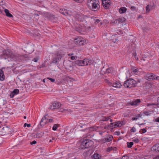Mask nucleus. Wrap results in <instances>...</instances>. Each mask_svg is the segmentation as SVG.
I'll return each mask as SVG.
<instances>
[{
    "label": "nucleus",
    "instance_id": "bb28decb",
    "mask_svg": "<svg viewBox=\"0 0 159 159\" xmlns=\"http://www.w3.org/2000/svg\"><path fill=\"white\" fill-rule=\"evenodd\" d=\"M141 80L137 79L136 80H134V85L135 86H136L139 83H140L141 82Z\"/></svg>",
    "mask_w": 159,
    "mask_h": 159
},
{
    "label": "nucleus",
    "instance_id": "cd10ccee",
    "mask_svg": "<svg viewBox=\"0 0 159 159\" xmlns=\"http://www.w3.org/2000/svg\"><path fill=\"white\" fill-rule=\"evenodd\" d=\"M119 21H118V19H113L112 20L111 23L116 24H119Z\"/></svg>",
    "mask_w": 159,
    "mask_h": 159
},
{
    "label": "nucleus",
    "instance_id": "1a4fd4ad",
    "mask_svg": "<svg viewBox=\"0 0 159 159\" xmlns=\"http://www.w3.org/2000/svg\"><path fill=\"white\" fill-rule=\"evenodd\" d=\"M104 7L106 9H108L111 6V2L109 0H102Z\"/></svg>",
    "mask_w": 159,
    "mask_h": 159
},
{
    "label": "nucleus",
    "instance_id": "4be33fe9",
    "mask_svg": "<svg viewBox=\"0 0 159 159\" xmlns=\"http://www.w3.org/2000/svg\"><path fill=\"white\" fill-rule=\"evenodd\" d=\"M127 11V9L125 7H122L119 9V12L120 14L125 13Z\"/></svg>",
    "mask_w": 159,
    "mask_h": 159
},
{
    "label": "nucleus",
    "instance_id": "7c9ffc66",
    "mask_svg": "<svg viewBox=\"0 0 159 159\" xmlns=\"http://www.w3.org/2000/svg\"><path fill=\"white\" fill-rule=\"evenodd\" d=\"M87 63L88 64V65L91 64L93 62V60L89 59H87Z\"/></svg>",
    "mask_w": 159,
    "mask_h": 159
},
{
    "label": "nucleus",
    "instance_id": "4c0bfd02",
    "mask_svg": "<svg viewBox=\"0 0 159 159\" xmlns=\"http://www.w3.org/2000/svg\"><path fill=\"white\" fill-rule=\"evenodd\" d=\"M113 147H108L107 149V152H109L111 151L113 149Z\"/></svg>",
    "mask_w": 159,
    "mask_h": 159
},
{
    "label": "nucleus",
    "instance_id": "f257e3e1",
    "mask_svg": "<svg viewBox=\"0 0 159 159\" xmlns=\"http://www.w3.org/2000/svg\"><path fill=\"white\" fill-rule=\"evenodd\" d=\"M2 58L5 59H7L8 61H11L10 67H13L16 64L14 62L17 61H20L23 58V56L19 54L15 55L9 50L7 49L3 51Z\"/></svg>",
    "mask_w": 159,
    "mask_h": 159
},
{
    "label": "nucleus",
    "instance_id": "3c124183",
    "mask_svg": "<svg viewBox=\"0 0 159 159\" xmlns=\"http://www.w3.org/2000/svg\"><path fill=\"white\" fill-rule=\"evenodd\" d=\"M157 106L159 108V97L157 98Z\"/></svg>",
    "mask_w": 159,
    "mask_h": 159
},
{
    "label": "nucleus",
    "instance_id": "c9c22d12",
    "mask_svg": "<svg viewBox=\"0 0 159 159\" xmlns=\"http://www.w3.org/2000/svg\"><path fill=\"white\" fill-rule=\"evenodd\" d=\"M131 69L135 73H136L138 71L136 67H131Z\"/></svg>",
    "mask_w": 159,
    "mask_h": 159
},
{
    "label": "nucleus",
    "instance_id": "bf43d9fd",
    "mask_svg": "<svg viewBox=\"0 0 159 159\" xmlns=\"http://www.w3.org/2000/svg\"><path fill=\"white\" fill-rule=\"evenodd\" d=\"M152 159H159V155L155 157Z\"/></svg>",
    "mask_w": 159,
    "mask_h": 159
},
{
    "label": "nucleus",
    "instance_id": "393cba45",
    "mask_svg": "<svg viewBox=\"0 0 159 159\" xmlns=\"http://www.w3.org/2000/svg\"><path fill=\"white\" fill-rule=\"evenodd\" d=\"M118 19L119 23H123L125 21V19L124 17H121L119 18Z\"/></svg>",
    "mask_w": 159,
    "mask_h": 159
},
{
    "label": "nucleus",
    "instance_id": "0e129e2a",
    "mask_svg": "<svg viewBox=\"0 0 159 159\" xmlns=\"http://www.w3.org/2000/svg\"><path fill=\"white\" fill-rule=\"evenodd\" d=\"M132 120H137V118H136L135 117H133L132 118Z\"/></svg>",
    "mask_w": 159,
    "mask_h": 159
},
{
    "label": "nucleus",
    "instance_id": "c03bdc74",
    "mask_svg": "<svg viewBox=\"0 0 159 159\" xmlns=\"http://www.w3.org/2000/svg\"><path fill=\"white\" fill-rule=\"evenodd\" d=\"M47 79L50 80L51 82H54L55 81V80L54 79L52 78L49 77H48L47 78Z\"/></svg>",
    "mask_w": 159,
    "mask_h": 159
},
{
    "label": "nucleus",
    "instance_id": "f3484780",
    "mask_svg": "<svg viewBox=\"0 0 159 159\" xmlns=\"http://www.w3.org/2000/svg\"><path fill=\"white\" fill-rule=\"evenodd\" d=\"M122 123H123V122L118 121L117 122L111 123V125H113L112 127H114V128L116 127H120L122 125Z\"/></svg>",
    "mask_w": 159,
    "mask_h": 159
},
{
    "label": "nucleus",
    "instance_id": "a211bd4d",
    "mask_svg": "<svg viewBox=\"0 0 159 159\" xmlns=\"http://www.w3.org/2000/svg\"><path fill=\"white\" fill-rule=\"evenodd\" d=\"M47 120H47L46 118L45 117V116L43 117L40 121V125L41 126H44L46 123Z\"/></svg>",
    "mask_w": 159,
    "mask_h": 159
},
{
    "label": "nucleus",
    "instance_id": "72a5a7b5",
    "mask_svg": "<svg viewBox=\"0 0 159 159\" xmlns=\"http://www.w3.org/2000/svg\"><path fill=\"white\" fill-rule=\"evenodd\" d=\"M66 80L68 83H70V85L72 84V81L70 78H67Z\"/></svg>",
    "mask_w": 159,
    "mask_h": 159
},
{
    "label": "nucleus",
    "instance_id": "412c9836",
    "mask_svg": "<svg viewBox=\"0 0 159 159\" xmlns=\"http://www.w3.org/2000/svg\"><path fill=\"white\" fill-rule=\"evenodd\" d=\"M74 64L75 65L79 66H83V65L82 61L81 60H79L75 61V62Z\"/></svg>",
    "mask_w": 159,
    "mask_h": 159
},
{
    "label": "nucleus",
    "instance_id": "4468645a",
    "mask_svg": "<svg viewBox=\"0 0 159 159\" xmlns=\"http://www.w3.org/2000/svg\"><path fill=\"white\" fill-rule=\"evenodd\" d=\"M151 150L154 152H159V143L156 144L151 148Z\"/></svg>",
    "mask_w": 159,
    "mask_h": 159
},
{
    "label": "nucleus",
    "instance_id": "8fccbe9b",
    "mask_svg": "<svg viewBox=\"0 0 159 159\" xmlns=\"http://www.w3.org/2000/svg\"><path fill=\"white\" fill-rule=\"evenodd\" d=\"M142 115L141 114H139L138 115H137L135 116V117L137 118V120L139 117H141L142 116Z\"/></svg>",
    "mask_w": 159,
    "mask_h": 159
},
{
    "label": "nucleus",
    "instance_id": "dca6fc26",
    "mask_svg": "<svg viewBox=\"0 0 159 159\" xmlns=\"http://www.w3.org/2000/svg\"><path fill=\"white\" fill-rule=\"evenodd\" d=\"M140 102V99H137L129 103V104L131 106H137Z\"/></svg>",
    "mask_w": 159,
    "mask_h": 159
},
{
    "label": "nucleus",
    "instance_id": "4d7b16f0",
    "mask_svg": "<svg viewBox=\"0 0 159 159\" xmlns=\"http://www.w3.org/2000/svg\"><path fill=\"white\" fill-rule=\"evenodd\" d=\"M36 143V141L35 140L33 141V142H30V144L31 145L34 144Z\"/></svg>",
    "mask_w": 159,
    "mask_h": 159
},
{
    "label": "nucleus",
    "instance_id": "6e6552de",
    "mask_svg": "<svg viewBox=\"0 0 159 159\" xmlns=\"http://www.w3.org/2000/svg\"><path fill=\"white\" fill-rule=\"evenodd\" d=\"M61 104L57 102H53L50 106V109L52 110L57 109L61 107Z\"/></svg>",
    "mask_w": 159,
    "mask_h": 159
},
{
    "label": "nucleus",
    "instance_id": "e2e57ef3",
    "mask_svg": "<svg viewBox=\"0 0 159 159\" xmlns=\"http://www.w3.org/2000/svg\"><path fill=\"white\" fill-rule=\"evenodd\" d=\"M70 58L72 60H74L75 59V56H72Z\"/></svg>",
    "mask_w": 159,
    "mask_h": 159
},
{
    "label": "nucleus",
    "instance_id": "680f3d73",
    "mask_svg": "<svg viewBox=\"0 0 159 159\" xmlns=\"http://www.w3.org/2000/svg\"><path fill=\"white\" fill-rule=\"evenodd\" d=\"M155 121L157 122H159V117L156 118L155 120Z\"/></svg>",
    "mask_w": 159,
    "mask_h": 159
},
{
    "label": "nucleus",
    "instance_id": "9b49d317",
    "mask_svg": "<svg viewBox=\"0 0 159 159\" xmlns=\"http://www.w3.org/2000/svg\"><path fill=\"white\" fill-rule=\"evenodd\" d=\"M11 129L9 127L6 126L3 128L2 130V134L5 135L8 134L10 132Z\"/></svg>",
    "mask_w": 159,
    "mask_h": 159
},
{
    "label": "nucleus",
    "instance_id": "9d476101",
    "mask_svg": "<svg viewBox=\"0 0 159 159\" xmlns=\"http://www.w3.org/2000/svg\"><path fill=\"white\" fill-rule=\"evenodd\" d=\"M59 11L62 14L64 15L65 16H71L74 15V14L72 13L70 11H67L66 9H60Z\"/></svg>",
    "mask_w": 159,
    "mask_h": 159
},
{
    "label": "nucleus",
    "instance_id": "603ef678",
    "mask_svg": "<svg viewBox=\"0 0 159 159\" xmlns=\"http://www.w3.org/2000/svg\"><path fill=\"white\" fill-rule=\"evenodd\" d=\"M129 157L127 156H124L122 157V159H128Z\"/></svg>",
    "mask_w": 159,
    "mask_h": 159
},
{
    "label": "nucleus",
    "instance_id": "0eeeda50",
    "mask_svg": "<svg viewBox=\"0 0 159 159\" xmlns=\"http://www.w3.org/2000/svg\"><path fill=\"white\" fill-rule=\"evenodd\" d=\"M155 75L151 73H148L145 75L146 79L148 80H158L159 79V76L155 77Z\"/></svg>",
    "mask_w": 159,
    "mask_h": 159
},
{
    "label": "nucleus",
    "instance_id": "423d86ee",
    "mask_svg": "<svg viewBox=\"0 0 159 159\" xmlns=\"http://www.w3.org/2000/svg\"><path fill=\"white\" fill-rule=\"evenodd\" d=\"M64 56V54L61 52H58L56 56L53 58L52 61V63H56L57 62L59 61L61 58L62 57Z\"/></svg>",
    "mask_w": 159,
    "mask_h": 159
},
{
    "label": "nucleus",
    "instance_id": "39448f33",
    "mask_svg": "<svg viewBox=\"0 0 159 159\" xmlns=\"http://www.w3.org/2000/svg\"><path fill=\"white\" fill-rule=\"evenodd\" d=\"M134 80L132 79H129L127 80L124 83V86L126 88H130L135 87Z\"/></svg>",
    "mask_w": 159,
    "mask_h": 159
},
{
    "label": "nucleus",
    "instance_id": "5701e85b",
    "mask_svg": "<svg viewBox=\"0 0 159 159\" xmlns=\"http://www.w3.org/2000/svg\"><path fill=\"white\" fill-rule=\"evenodd\" d=\"M4 12H5L7 16L9 17H13V16L9 13V11L8 10L6 9H5Z\"/></svg>",
    "mask_w": 159,
    "mask_h": 159
},
{
    "label": "nucleus",
    "instance_id": "052dcab7",
    "mask_svg": "<svg viewBox=\"0 0 159 159\" xmlns=\"http://www.w3.org/2000/svg\"><path fill=\"white\" fill-rule=\"evenodd\" d=\"M146 130L145 129H142V133H145L146 132Z\"/></svg>",
    "mask_w": 159,
    "mask_h": 159
},
{
    "label": "nucleus",
    "instance_id": "20e7f679",
    "mask_svg": "<svg viewBox=\"0 0 159 159\" xmlns=\"http://www.w3.org/2000/svg\"><path fill=\"white\" fill-rule=\"evenodd\" d=\"M93 144L92 141L89 139H85L82 142L80 147L82 149H85L91 146Z\"/></svg>",
    "mask_w": 159,
    "mask_h": 159
},
{
    "label": "nucleus",
    "instance_id": "79ce46f5",
    "mask_svg": "<svg viewBox=\"0 0 159 159\" xmlns=\"http://www.w3.org/2000/svg\"><path fill=\"white\" fill-rule=\"evenodd\" d=\"M111 72V70L110 69H107L105 71V73L107 74L110 73Z\"/></svg>",
    "mask_w": 159,
    "mask_h": 159
},
{
    "label": "nucleus",
    "instance_id": "37998d69",
    "mask_svg": "<svg viewBox=\"0 0 159 159\" xmlns=\"http://www.w3.org/2000/svg\"><path fill=\"white\" fill-rule=\"evenodd\" d=\"M45 63H43L42 65H40L39 67V68H43V67H45Z\"/></svg>",
    "mask_w": 159,
    "mask_h": 159
},
{
    "label": "nucleus",
    "instance_id": "ea45409f",
    "mask_svg": "<svg viewBox=\"0 0 159 159\" xmlns=\"http://www.w3.org/2000/svg\"><path fill=\"white\" fill-rule=\"evenodd\" d=\"M110 116H109L107 117H105L104 118L103 121H108L110 119Z\"/></svg>",
    "mask_w": 159,
    "mask_h": 159
},
{
    "label": "nucleus",
    "instance_id": "2eb2a0df",
    "mask_svg": "<svg viewBox=\"0 0 159 159\" xmlns=\"http://www.w3.org/2000/svg\"><path fill=\"white\" fill-rule=\"evenodd\" d=\"M83 39V38H77L75 39V43L77 44H83L84 43V42Z\"/></svg>",
    "mask_w": 159,
    "mask_h": 159
},
{
    "label": "nucleus",
    "instance_id": "49530a36",
    "mask_svg": "<svg viewBox=\"0 0 159 159\" xmlns=\"http://www.w3.org/2000/svg\"><path fill=\"white\" fill-rule=\"evenodd\" d=\"M68 100L70 102H71L73 101V98L71 97H69L68 98Z\"/></svg>",
    "mask_w": 159,
    "mask_h": 159
},
{
    "label": "nucleus",
    "instance_id": "774afa93",
    "mask_svg": "<svg viewBox=\"0 0 159 159\" xmlns=\"http://www.w3.org/2000/svg\"><path fill=\"white\" fill-rule=\"evenodd\" d=\"M118 31H119V32H117V34H120V33H121V30H118Z\"/></svg>",
    "mask_w": 159,
    "mask_h": 159
},
{
    "label": "nucleus",
    "instance_id": "6ab92c4d",
    "mask_svg": "<svg viewBox=\"0 0 159 159\" xmlns=\"http://www.w3.org/2000/svg\"><path fill=\"white\" fill-rule=\"evenodd\" d=\"M66 68L70 70H71L73 69V67L70 62L69 61L67 62L65 65Z\"/></svg>",
    "mask_w": 159,
    "mask_h": 159
},
{
    "label": "nucleus",
    "instance_id": "f03ea898",
    "mask_svg": "<svg viewBox=\"0 0 159 159\" xmlns=\"http://www.w3.org/2000/svg\"><path fill=\"white\" fill-rule=\"evenodd\" d=\"M73 16L76 19L82 23L83 24H87L89 21L90 17L89 16L81 13H77L75 15V16L74 14Z\"/></svg>",
    "mask_w": 159,
    "mask_h": 159
},
{
    "label": "nucleus",
    "instance_id": "13d9d810",
    "mask_svg": "<svg viewBox=\"0 0 159 159\" xmlns=\"http://www.w3.org/2000/svg\"><path fill=\"white\" fill-rule=\"evenodd\" d=\"M152 159H159V155L155 157Z\"/></svg>",
    "mask_w": 159,
    "mask_h": 159
},
{
    "label": "nucleus",
    "instance_id": "2f4dec72",
    "mask_svg": "<svg viewBox=\"0 0 159 159\" xmlns=\"http://www.w3.org/2000/svg\"><path fill=\"white\" fill-rule=\"evenodd\" d=\"M19 91L18 89H15L12 92L15 95H16L19 93Z\"/></svg>",
    "mask_w": 159,
    "mask_h": 159
},
{
    "label": "nucleus",
    "instance_id": "aec40b11",
    "mask_svg": "<svg viewBox=\"0 0 159 159\" xmlns=\"http://www.w3.org/2000/svg\"><path fill=\"white\" fill-rule=\"evenodd\" d=\"M5 76L3 73V71L2 69L0 70V80H4Z\"/></svg>",
    "mask_w": 159,
    "mask_h": 159
},
{
    "label": "nucleus",
    "instance_id": "c85d7f7f",
    "mask_svg": "<svg viewBox=\"0 0 159 159\" xmlns=\"http://www.w3.org/2000/svg\"><path fill=\"white\" fill-rule=\"evenodd\" d=\"M87 59H84L82 61L83 65V66L88 65L87 62Z\"/></svg>",
    "mask_w": 159,
    "mask_h": 159
},
{
    "label": "nucleus",
    "instance_id": "e433bc0d",
    "mask_svg": "<svg viewBox=\"0 0 159 159\" xmlns=\"http://www.w3.org/2000/svg\"><path fill=\"white\" fill-rule=\"evenodd\" d=\"M152 106H157V104L155 103H148L147 105V106L148 107Z\"/></svg>",
    "mask_w": 159,
    "mask_h": 159
},
{
    "label": "nucleus",
    "instance_id": "a18cd8bd",
    "mask_svg": "<svg viewBox=\"0 0 159 159\" xmlns=\"http://www.w3.org/2000/svg\"><path fill=\"white\" fill-rule=\"evenodd\" d=\"M26 126H27L28 127H30L31 126V125L30 124H27L26 123H25L24 124V127H25Z\"/></svg>",
    "mask_w": 159,
    "mask_h": 159
},
{
    "label": "nucleus",
    "instance_id": "7ed1b4c3",
    "mask_svg": "<svg viewBox=\"0 0 159 159\" xmlns=\"http://www.w3.org/2000/svg\"><path fill=\"white\" fill-rule=\"evenodd\" d=\"M98 0H88L87 5L91 10L96 11L99 9L100 6Z\"/></svg>",
    "mask_w": 159,
    "mask_h": 159
},
{
    "label": "nucleus",
    "instance_id": "a19ab883",
    "mask_svg": "<svg viewBox=\"0 0 159 159\" xmlns=\"http://www.w3.org/2000/svg\"><path fill=\"white\" fill-rule=\"evenodd\" d=\"M133 141L135 143H138L139 142V140L138 138H135L133 139Z\"/></svg>",
    "mask_w": 159,
    "mask_h": 159
},
{
    "label": "nucleus",
    "instance_id": "6e6d98bb",
    "mask_svg": "<svg viewBox=\"0 0 159 159\" xmlns=\"http://www.w3.org/2000/svg\"><path fill=\"white\" fill-rule=\"evenodd\" d=\"M95 23H98L100 21V20L99 19H95Z\"/></svg>",
    "mask_w": 159,
    "mask_h": 159
},
{
    "label": "nucleus",
    "instance_id": "864d4df0",
    "mask_svg": "<svg viewBox=\"0 0 159 159\" xmlns=\"http://www.w3.org/2000/svg\"><path fill=\"white\" fill-rule=\"evenodd\" d=\"M130 8L131 10L133 11H135L136 10V7L134 6H131Z\"/></svg>",
    "mask_w": 159,
    "mask_h": 159
},
{
    "label": "nucleus",
    "instance_id": "5fc2aeb1",
    "mask_svg": "<svg viewBox=\"0 0 159 159\" xmlns=\"http://www.w3.org/2000/svg\"><path fill=\"white\" fill-rule=\"evenodd\" d=\"M150 113L148 111L144 112V114L146 116H149L150 115Z\"/></svg>",
    "mask_w": 159,
    "mask_h": 159
},
{
    "label": "nucleus",
    "instance_id": "338daca9",
    "mask_svg": "<svg viewBox=\"0 0 159 159\" xmlns=\"http://www.w3.org/2000/svg\"><path fill=\"white\" fill-rule=\"evenodd\" d=\"M3 0H0V5L3 4Z\"/></svg>",
    "mask_w": 159,
    "mask_h": 159
},
{
    "label": "nucleus",
    "instance_id": "f8f14e48",
    "mask_svg": "<svg viewBox=\"0 0 159 159\" xmlns=\"http://www.w3.org/2000/svg\"><path fill=\"white\" fill-rule=\"evenodd\" d=\"M113 136L111 135H107L106 137L103 139H102V141L103 143L109 142L111 141L113 139Z\"/></svg>",
    "mask_w": 159,
    "mask_h": 159
},
{
    "label": "nucleus",
    "instance_id": "a878e982",
    "mask_svg": "<svg viewBox=\"0 0 159 159\" xmlns=\"http://www.w3.org/2000/svg\"><path fill=\"white\" fill-rule=\"evenodd\" d=\"M151 6L150 5H148L146 7V13H149L151 8Z\"/></svg>",
    "mask_w": 159,
    "mask_h": 159
},
{
    "label": "nucleus",
    "instance_id": "de8ad7c7",
    "mask_svg": "<svg viewBox=\"0 0 159 159\" xmlns=\"http://www.w3.org/2000/svg\"><path fill=\"white\" fill-rule=\"evenodd\" d=\"M14 95H15V94L13 93V92H12L10 94V96L11 98H13Z\"/></svg>",
    "mask_w": 159,
    "mask_h": 159
},
{
    "label": "nucleus",
    "instance_id": "c756f323",
    "mask_svg": "<svg viewBox=\"0 0 159 159\" xmlns=\"http://www.w3.org/2000/svg\"><path fill=\"white\" fill-rule=\"evenodd\" d=\"M127 147L129 148H131L132 146L133 145L134 143L133 142H130L129 143L127 142Z\"/></svg>",
    "mask_w": 159,
    "mask_h": 159
},
{
    "label": "nucleus",
    "instance_id": "09e8293b",
    "mask_svg": "<svg viewBox=\"0 0 159 159\" xmlns=\"http://www.w3.org/2000/svg\"><path fill=\"white\" fill-rule=\"evenodd\" d=\"M136 131V129L134 127H133L130 129V131L131 132H134Z\"/></svg>",
    "mask_w": 159,
    "mask_h": 159
},
{
    "label": "nucleus",
    "instance_id": "b1692460",
    "mask_svg": "<svg viewBox=\"0 0 159 159\" xmlns=\"http://www.w3.org/2000/svg\"><path fill=\"white\" fill-rule=\"evenodd\" d=\"M92 157L94 159H100L101 158V156L98 153H94L92 156Z\"/></svg>",
    "mask_w": 159,
    "mask_h": 159
},
{
    "label": "nucleus",
    "instance_id": "58836bf2",
    "mask_svg": "<svg viewBox=\"0 0 159 159\" xmlns=\"http://www.w3.org/2000/svg\"><path fill=\"white\" fill-rule=\"evenodd\" d=\"M39 59V57H38L33 59V61L35 62H37Z\"/></svg>",
    "mask_w": 159,
    "mask_h": 159
},
{
    "label": "nucleus",
    "instance_id": "473e14b6",
    "mask_svg": "<svg viewBox=\"0 0 159 159\" xmlns=\"http://www.w3.org/2000/svg\"><path fill=\"white\" fill-rule=\"evenodd\" d=\"M58 127V124H55L54 125L52 128V129L54 130H56Z\"/></svg>",
    "mask_w": 159,
    "mask_h": 159
},
{
    "label": "nucleus",
    "instance_id": "f704fd0d",
    "mask_svg": "<svg viewBox=\"0 0 159 159\" xmlns=\"http://www.w3.org/2000/svg\"><path fill=\"white\" fill-rule=\"evenodd\" d=\"M133 56L134 57L135 59L136 60H139L138 57L137 56V54L135 52H134V53L133 54Z\"/></svg>",
    "mask_w": 159,
    "mask_h": 159
},
{
    "label": "nucleus",
    "instance_id": "69168bd1",
    "mask_svg": "<svg viewBox=\"0 0 159 159\" xmlns=\"http://www.w3.org/2000/svg\"><path fill=\"white\" fill-rule=\"evenodd\" d=\"M158 108L157 106H152V108Z\"/></svg>",
    "mask_w": 159,
    "mask_h": 159
},
{
    "label": "nucleus",
    "instance_id": "ddd939ff",
    "mask_svg": "<svg viewBox=\"0 0 159 159\" xmlns=\"http://www.w3.org/2000/svg\"><path fill=\"white\" fill-rule=\"evenodd\" d=\"M108 84L109 85H111L112 86L116 88H120L122 86L121 84L118 81L113 83L109 82Z\"/></svg>",
    "mask_w": 159,
    "mask_h": 159
}]
</instances>
